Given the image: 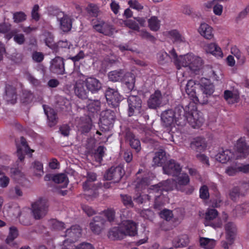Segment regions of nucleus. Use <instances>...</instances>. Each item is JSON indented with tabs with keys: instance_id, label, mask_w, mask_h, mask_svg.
<instances>
[{
	"instance_id": "1",
	"label": "nucleus",
	"mask_w": 249,
	"mask_h": 249,
	"mask_svg": "<svg viewBox=\"0 0 249 249\" xmlns=\"http://www.w3.org/2000/svg\"><path fill=\"white\" fill-rule=\"evenodd\" d=\"M197 113H191L181 105L177 106L174 110L167 109L161 114L162 125L168 127L175 124L183 126L188 123L193 127H200L204 120L201 117H198Z\"/></svg>"
},
{
	"instance_id": "2",
	"label": "nucleus",
	"mask_w": 249,
	"mask_h": 249,
	"mask_svg": "<svg viewBox=\"0 0 249 249\" xmlns=\"http://www.w3.org/2000/svg\"><path fill=\"white\" fill-rule=\"evenodd\" d=\"M179 63L180 67H188L191 72L195 74H199L202 69V59L193 53L180 56Z\"/></svg>"
},
{
	"instance_id": "3",
	"label": "nucleus",
	"mask_w": 249,
	"mask_h": 249,
	"mask_svg": "<svg viewBox=\"0 0 249 249\" xmlns=\"http://www.w3.org/2000/svg\"><path fill=\"white\" fill-rule=\"evenodd\" d=\"M48 205L46 199L40 198L34 202L32 206V212L36 219L44 217L48 212Z\"/></svg>"
},
{
	"instance_id": "4",
	"label": "nucleus",
	"mask_w": 249,
	"mask_h": 249,
	"mask_svg": "<svg viewBox=\"0 0 249 249\" xmlns=\"http://www.w3.org/2000/svg\"><path fill=\"white\" fill-rule=\"evenodd\" d=\"M128 105V113L129 116L138 115L142 111V101L136 95H129L127 99Z\"/></svg>"
},
{
	"instance_id": "5",
	"label": "nucleus",
	"mask_w": 249,
	"mask_h": 249,
	"mask_svg": "<svg viewBox=\"0 0 249 249\" xmlns=\"http://www.w3.org/2000/svg\"><path fill=\"white\" fill-rule=\"evenodd\" d=\"M249 155V146L245 138H241L237 141L233 156L236 159L246 158Z\"/></svg>"
},
{
	"instance_id": "6",
	"label": "nucleus",
	"mask_w": 249,
	"mask_h": 249,
	"mask_svg": "<svg viewBox=\"0 0 249 249\" xmlns=\"http://www.w3.org/2000/svg\"><path fill=\"white\" fill-rule=\"evenodd\" d=\"M97 176L93 172H88L87 180L83 183V187L85 195L96 197L97 196V187L92 183L96 180Z\"/></svg>"
},
{
	"instance_id": "7",
	"label": "nucleus",
	"mask_w": 249,
	"mask_h": 249,
	"mask_svg": "<svg viewBox=\"0 0 249 249\" xmlns=\"http://www.w3.org/2000/svg\"><path fill=\"white\" fill-rule=\"evenodd\" d=\"M54 16L59 22L60 28L62 31L66 32L71 30L72 19L71 16L65 14L61 11H56L54 14Z\"/></svg>"
},
{
	"instance_id": "8",
	"label": "nucleus",
	"mask_w": 249,
	"mask_h": 249,
	"mask_svg": "<svg viewBox=\"0 0 249 249\" xmlns=\"http://www.w3.org/2000/svg\"><path fill=\"white\" fill-rule=\"evenodd\" d=\"M176 188L175 181L173 179H167L154 185L149 189V193H161L163 191L167 192Z\"/></svg>"
},
{
	"instance_id": "9",
	"label": "nucleus",
	"mask_w": 249,
	"mask_h": 249,
	"mask_svg": "<svg viewBox=\"0 0 249 249\" xmlns=\"http://www.w3.org/2000/svg\"><path fill=\"white\" fill-rule=\"evenodd\" d=\"M124 174V170L120 166L111 167L106 173L104 178L107 180H112L114 182H118Z\"/></svg>"
},
{
	"instance_id": "10",
	"label": "nucleus",
	"mask_w": 249,
	"mask_h": 249,
	"mask_svg": "<svg viewBox=\"0 0 249 249\" xmlns=\"http://www.w3.org/2000/svg\"><path fill=\"white\" fill-rule=\"evenodd\" d=\"M165 98L162 96L159 90L156 91L151 95L147 101V105L149 108L156 109L165 103Z\"/></svg>"
},
{
	"instance_id": "11",
	"label": "nucleus",
	"mask_w": 249,
	"mask_h": 249,
	"mask_svg": "<svg viewBox=\"0 0 249 249\" xmlns=\"http://www.w3.org/2000/svg\"><path fill=\"white\" fill-rule=\"evenodd\" d=\"M163 173L172 176H178L181 171L179 164L174 160H169L162 167Z\"/></svg>"
},
{
	"instance_id": "12",
	"label": "nucleus",
	"mask_w": 249,
	"mask_h": 249,
	"mask_svg": "<svg viewBox=\"0 0 249 249\" xmlns=\"http://www.w3.org/2000/svg\"><path fill=\"white\" fill-rule=\"evenodd\" d=\"M81 229L80 227L78 225H73L67 229L63 236L66 237V240H68L70 243L74 244L81 236Z\"/></svg>"
},
{
	"instance_id": "13",
	"label": "nucleus",
	"mask_w": 249,
	"mask_h": 249,
	"mask_svg": "<svg viewBox=\"0 0 249 249\" xmlns=\"http://www.w3.org/2000/svg\"><path fill=\"white\" fill-rule=\"evenodd\" d=\"M202 71L204 75L208 77L213 80L217 81L220 80L221 72L217 66L206 65L204 66Z\"/></svg>"
},
{
	"instance_id": "14",
	"label": "nucleus",
	"mask_w": 249,
	"mask_h": 249,
	"mask_svg": "<svg viewBox=\"0 0 249 249\" xmlns=\"http://www.w3.org/2000/svg\"><path fill=\"white\" fill-rule=\"evenodd\" d=\"M93 27L97 32L107 36H112L114 30L111 25L103 20L98 21Z\"/></svg>"
},
{
	"instance_id": "15",
	"label": "nucleus",
	"mask_w": 249,
	"mask_h": 249,
	"mask_svg": "<svg viewBox=\"0 0 249 249\" xmlns=\"http://www.w3.org/2000/svg\"><path fill=\"white\" fill-rule=\"evenodd\" d=\"M120 227L122 231L124 233V236H134L137 233L136 224L131 220H123Z\"/></svg>"
},
{
	"instance_id": "16",
	"label": "nucleus",
	"mask_w": 249,
	"mask_h": 249,
	"mask_svg": "<svg viewBox=\"0 0 249 249\" xmlns=\"http://www.w3.org/2000/svg\"><path fill=\"white\" fill-rule=\"evenodd\" d=\"M218 212L215 209H208L205 213V225H210L214 228L221 227L222 225L221 220L218 221L215 223L212 222L213 220L218 216Z\"/></svg>"
},
{
	"instance_id": "17",
	"label": "nucleus",
	"mask_w": 249,
	"mask_h": 249,
	"mask_svg": "<svg viewBox=\"0 0 249 249\" xmlns=\"http://www.w3.org/2000/svg\"><path fill=\"white\" fill-rule=\"evenodd\" d=\"M50 70L53 73L57 74H63L65 72L64 62L63 59L59 56L55 57L51 61Z\"/></svg>"
},
{
	"instance_id": "18",
	"label": "nucleus",
	"mask_w": 249,
	"mask_h": 249,
	"mask_svg": "<svg viewBox=\"0 0 249 249\" xmlns=\"http://www.w3.org/2000/svg\"><path fill=\"white\" fill-rule=\"evenodd\" d=\"M84 81L86 87L89 91L92 93H97L102 88V84L100 81L93 77H88Z\"/></svg>"
},
{
	"instance_id": "19",
	"label": "nucleus",
	"mask_w": 249,
	"mask_h": 249,
	"mask_svg": "<svg viewBox=\"0 0 249 249\" xmlns=\"http://www.w3.org/2000/svg\"><path fill=\"white\" fill-rule=\"evenodd\" d=\"M86 83L84 80H77L74 86V91L75 95L80 98L86 99L88 97L89 90L85 88Z\"/></svg>"
},
{
	"instance_id": "20",
	"label": "nucleus",
	"mask_w": 249,
	"mask_h": 249,
	"mask_svg": "<svg viewBox=\"0 0 249 249\" xmlns=\"http://www.w3.org/2000/svg\"><path fill=\"white\" fill-rule=\"evenodd\" d=\"M106 220L101 216H95L89 223L90 229L95 234H99L104 228Z\"/></svg>"
},
{
	"instance_id": "21",
	"label": "nucleus",
	"mask_w": 249,
	"mask_h": 249,
	"mask_svg": "<svg viewBox=\"0 0 249 249\" xmlns=\"http://www.w3.org/2000/svg\"><path fill=\"white\" fill-rule=\"evenodd\" d=\"M107 100L111 104L115 105L122 100V96L118 91L114 89L108 88L105 93Z\"/></svg>"
},
{
	"instance_id": "22",
	"label": "nucleus",
	"mask_w": 249,
	"mask_h": 249,
	"mask_svg": "<svg viewBox=\"0 0 249 249\" xmlns=\"http://www.w3.org/2000/svg\"><path fill=\"white\" fill-rule=\"evenodd\" d=\"M226 231V239L230 244L233 243L235 235L236 234V227L235 225L232 222H228L225 226Z\"/></svg>"
},
{
	"instance_id": "23",
	"label": "nucleus",
	"mask_w": 249,
	"mask_h": 249,
	"mask_svg": "<svg viewBox=\"0 0 249 249\" xmlns=\"http://www.w3.org/2000/svg\"><path fill=\"white\" fill-rule=\"evenodd\" d=\"M31 151L33 152V151L30 149L28 144H27L25 139L23 137H20V145L17 144V155L18 159L20 161H22L24 159V153H27L28 152Z\"/></svg>"
},
{
	"instance_id": "24",
	"label": "nucleus",
	"mask_w": 249,
	"mask_h": 249,
	"mask_svg": "<svg viewBox=\"0 0 249 249\" xmlns=\"http://www.w3.org/2000/svg\"><path fill=\"white\" fill-rule=\"evenodd\" d=\"M126 140L128 141L130 146L134 149L137 152L141 149L140 142L130 131H127L125 133Z\"/></svg>"
},
{
	"instance_id": "25",
	"label": "nucleus",
	"mask_w": 249,
	"mask_h": 249,
	"mask_svg": "<svg viewBox=\"0 0 249 249\" xmlns=\"http://www.w3.org/2000/svg\"><path fill=\"white\" fill-rule=\"evenodd\" d=\"M198 31L201 36L207 39H211L213 37L212 27L205 23L201 24Z\"/></svg>"
},
{
	"instance_id": "26",
	"label": "nucleus",
	"mask_w": 249,
	"mask_h": 249,
	"mask_svg": "<svg viewBox=\"0 0 249 249\" xmlns=\"http://www.w3.org/2000/svg\"><path fill=\"white\" fill-rule=\"evenodd\" d=\"M232 156H233V153L230 150L228 149L224 150L221 148L219 150L215 157L216 160L222 163H225L231 159Z\"/></svg>"
},
{
	"instance_id": "27",
	"label": "nucleus",
	"mask_w": 249,
	"mask_h": 249,
	"mask_svg": "<svg viewBox=\"0 0 249 249\" xmlns=\"http://www.w3.org/2000/svg\"><path fill=\"white\" fill-rule=\"evenodd\" d=\"M204 49L208 53H210L217 57L222 58L223 53L221 48L215 43H211L206 45Z\"/></svg>"
},
{
	"instance_id": "28",
	"label": "nucleus",
	"mask_w": 249,
	"mask_h": 249,
	"mask_svg": "<svg viewBox=\"0 0 249 249\" xmlns=\"http://www.w3.org/2000/svg\"><path fill=\"white\" fill-rule=\"evenodd\" d=\"M176 179L175 180L176 183V189L177 190L181 189V188L188 185L190 182V178L186 173L179 174Z\"/></svg>"
},
{
	"instance_id": "29",
	"label": "nucleus",
	"mask_w": 249,
	"mask_h": 249,
	"mask_svg": "<svg viewBox=\"0 0 249 249\" xmlns=\"http://www.w3.org/2000/svg\"><path fill=\"white\" fill-rule=\"evenodd\" d=\"M169 37L174 43H185L186 40L185 37L177 30L170 31L168 33Z\"/></svg>"
},
{
	"instance_id": "30",
	"label": "nucleus",
	"mask_w": 249,
	"mask_h": 249,
	"mask_svg": "<svg viewBox=\"0 0 249 249\" xmlns=\"http://www.w3.org/2000/svg\"><path fill=\"white\" fill-rule=\"evenodd\" d=\"M189 241L188 236L186 234H183L175 238L173 241V245L176 248H182L186 246Z\"/></svg>"
},
{
	"instance_id": "31",
	"label": "nucleus",
	"mask_w": 249,
	"mask_h": 249,
	"mask_svg": "<svg viewBox=\"0 0 249 249\" xmlns=\"http://www.w3.org/2000/svg\"><path fill=\"white\" fill-rule=\"evenodd\" d=\"M199 85L196 83L195 81L190 80L188 81L186 85L185 90L187 94L188 95L190 99L193 96H195V93L196 92V89H199Z\"/></svg>"
},
{
	"instance_id": "32",
	"label": "nucleus",
	"mask_w": 249,
	"mask_h": 249,
	"mask_svg": "<svg viewBox=\"0 0 249 249\" xmlns=\"http://www.w3.org/2000/svg\"><path fill=\"white\" fill-rule=\"evenodd\" d=\"M190 147L196 152H201L205 148L206 143L203 139L197 138L191 142Z\"/></svg>"
},
{
	"instance_id": "33",
	"label": "nucleus",
	"mask_w": 249,
	"mask_h": 249,
	"mask_svg": "<svg viewBox=\"0 0 249 249\" xmlns=\"http://www.w3.org/2000/svg\"><path fill=\"white\" fill-rule=\"evenodd\" d=\"M43 107L45 113L47 116L48 119L50 122V126H53L56 123V113L55 111L53 109L47 107L45 105H43Z\"/></svg>"
},
{
	"instance_id": "34",
	"label": "nucleus",
	"mask_w": 249,
	"mask_h": 249,
	"mask_svg": "<svg viewBox=\"0 0 249 249\" xmlns=\"http://www.w3.org/2000/svg\"><path fill=\"white\" fill-rule=\"evenodd\" d=\"M5 91L7 101L12 104H14L17 98L16 88L13 86L7 85Z\"/></svg>"
},
{
	"instance_id": "35",
	"label": "nucleus",
	"mask_w": 249,
	"mask_h": 249,
	"mask_svg": "<svg viewBox=\"0 0 249 249\" xmlns=\"http://www.w3.org/2000/svg\"><path fill=\"white\" fill-rule=\"evenodd\" d=\"M166 160L165 152L162 149L160 150L159 151L156 153L153 160L154 165L158 166H162L165 163Z\"/></svg>"
},
{
	"instance_id": "36",
	"label": "nucleus",
	"mask_w": 249,
	"mask_h": 249,
	"mask_svg": "<svg viewBox=\"0 0 249 249\" xmlns=\"http://www.w3.org/2000/svg\"><path fill=\"white\" fill-rule=\"evenodd\" d=\"M124 72L122 70H115L110 71L108 74V79L112 82H118L122 80L125 76Z\"/></svg>"
},
{
	"instance_id": "37",
	"label": "nucleus",
	"mask_w": 249,
	"mask_h": 249,
	"mask_svg": "<svg viewBox=\"0 0 249 249\" xmlns=\"http://www.w3.org/2000/svg\"><path fill=\"white\" fill-rule=\"evenodd\" d=\"M108 237L113 240H120L124 237V233L122 231L120 226L119 227H114L109 231Z\"/></svg>"
},
{
	"instance_id": "38",
	"label": "nucleus",
	"mask_w": 249,
	"mask_h": 249,
	"mask_svg": "<svg viewBox=\"0 0 249 249\" xmlns=\"http://www.w3.org/2000/svg\"><path fill=\"white\" fill-rule=\"evenodd\" d=\"M200 89H198L197 92L195 93V96H193L191 99L195 104H206L208 101V97L207 95L200 91Z\"/></svg>"
},
{
	"instance_id": "39",
	"label": "nucleus",
	"mask_w": 249,
	"mask_h": 249,
	"mask_svg": "<svg viewBox=\"0 0 249 249\" xmlns=\"http://www.w3.org/2000/svg\"><path fill=\"white\" fill-rule=\"evenodd\" d=\"M115 119L114 112L111 110H107L104 113L101 119V122L105 125L112 124Z\"/></svg>"
},
{
	"instance_id": "40",
	"label": "nucleus",
	"mask_w": 249,
	"mask_h": 249,
	"mask_svg": "<svg viewBox=\"0 0 249 249\" xmlns=\"http://www.w3.org/2000/svg\"><path fill=\"white\" fill-rule=\"evenodd\" d=\"M155 195V200L154 204V208L160 209L161 207L163 206L166 202H167V198L164 196L161 195V193H154Z\"/></svg>"
},
{
	"instance_id": "41",
	"label": "nucleus",
	"mask_w": 249,
	"mask_h": 249,
	"mask_svg": "<svg viewBox=\"0 0 249 249\" xmlns=\"http://www.w3.org/2000/svg\"><path fill=\"white\" fill-rule=\"evenodd\" d=\"M199 242L200 246L205 249H212L215 245V241L213 239L201 237Z\"/></svg>"
},
{
	"instance_id": "42",
	"label": "nucleus",
	"mask_w": 249,
	"mask_h": 249,
	"mask_svg": "<svg viewBox=\"0 0 249 249\" xmlns=\"http://www.w3.org/2000/svg\"><path fill=\"white\" fill-rule=\"evenodd\" d=\"M53 181L56 183H62V187L67 186L68 183V179L66 174H60L53 176L52 177Z\"/></svg>"
},
{
	"instance_id": "43",
	"label": "nucleus",
	"mask_w": 249,
	"mask_h": 249,
	"mask_svg": "<svg viewBox=\"0 0 249 249\" xmlns=\"http://www.w3.org/2000/svg\"><path fill=\"white\" fill-rule=\"evenodd\" d=\"M199 87L201 88L200 91L202 92L208 96H211L214 91V86L210 83L202 82Z\"/></svg>"
},
{
	"instance_id": "44",
	"label": "nucleus",
	"mask_w": 249,
	"mask_h": 249,
	"mask_svg": "<svg viewBox=\"0 0 249 249\" xmlns=\"http://www.w3.org/2000/svg\"><path fill=\"white\" fill-rule=\"evenodd\" d=\"M87 108L91 112H94L100 110V102L98 100H89L87 103Z\"/></svg>"
},
{
	"instance_id": "45",
	"label": "nucleus",
	"mask_w": 249,
	"mask_h": 249,
	"mask_svg": "<svg viewBox=\"0 0 249 249\" xmlns=\"http://www.w3.org/2000/svg\"><path fill=\"white\" fill-rule=\"evenodd\" d=\"M148 26L152 31H157L160 29V21L157 17L153 16L151 17L148 19Z\"/></svg>"
},
{
	"instance_id": "46",
	"label": "nucleus",
	"mask_w": 249,
	"mask_h": 249,
	"mask_svg": "<svg viewBox=\"0 0 249 249\" xmlns=\"http://www.w3.org/2000/svg\"><path fill=\"white\" fill-rule=\"evenodd\" d=\"M18 235V231L15 226H12L9 228V232L7 237L5 240L7 244H9L16 239Z\"/></svg>"
},
{
	"instance_id": "47",
	"label": "nucleus",
	"mask_w": 249,
	"mask_h": 249,
	"mask_svg": "<svg viewBox=\"0 0 249 249\" xmlns=\"http://www.w3.org/2000/svg\"><path fill=\"white\" fill-rule=\"evenodd\" d=\"M32 168L35 176L40 177L43 175V165L40 162L35 161L32 164Z\"/></svg>"
},
{
	"instance_id": "48",
	"label": "nucleus",
	"mask_w": 249,
	"mask_h": 249,
	"mask_svg": "<svg viewBox=\"0 0 249 249\" xmlns=\"http://www.w3.org/2000/svg\"><path fill=\"white\" fill-rule=\"evenodd\" d=\"M8 195L11 198H16L22 196L23 192L19 187L16 186L9 190Z\"/></svg>"
},
{
	"instance_id": "49",
	"label": "nucleus",
	"mask_w": 249,
	"mask_h": 249,
	"mask_svg": "<svg viewBox=\"0 0 249 249\" xmlns=\"http://www.w3.org/2000/svg\"><path fill=\"white\" fill-rule=\"evenodd\" d=\"M239 169V163H234L227 168L225 173L229 176H233L240 172Z\"/></svg>"
},
{
	"instance_id": "50",
	"label": "nucleus",
	"mask_w": 249,
	"mask_h": 249,
	"mask_svg": "<svg viewBox=\"0 0 249 249\" xmlns=\"http://www.w3.org/2000/svg\"><path fill=\"white\" fill-rule=\"evenodd\" d=\"M224 98L229 103L233 104L237 102L238 97L236 94H233L231 91L227 90L224 91Z\"/></svg>"
},
{
	"instance_id": "51",
	"label": "nucleus",
	"mask_w": 249,
	"mask_h": 249,
	"mask_svg": "<svg viewBox=\"0 0 249 249\" xmlns=\"http://www.w3.org/2000/svg\"><path fill=\"white\" fill-rule=\"evenodd\" d=\"M26 18L27 16L23 12L19 11L13 13V19L15 23L22 22L25 21Z\"/></svg>"
},
{
	"instance_id": "52",
	"label": "nucleus",
	"mask_w": 249,
	"mask_h": 249,
	"mask_svg": "<svg viewBox=\"0 0 249 249\" xmlns=\"http://www.w3.org/2000/svg\"><path fill=\"white\" fill-rule=\"evenodd\" d=\"M87 11L90 16L96 17L98 16L99 8L96 4L90 3L87 7Z\"/></svg>"
},
{
	"instance_id": "53",
	"label": "nucleus",
	"mask_w": 249,
	"mask_h": 249,
	"mask_svg": "<svg viewBox=\"0 0 249 249\" xmlns=\"http://www.w3.org/2000/svg\"><path fill=\"white\" fill-rule=\"evenodd\" d=\"M126 76L128 77V79L125 82V85L127 88L128 91L132 90L134 88L135 76L133 74L128 73Z\"/></svg>"
},
{
	"instance_id": "54",
	"label": "nucleus",
	"mask_w": 249,
	"mask_h": 249,
	"mask_svg": "<svg viewBox=\"0 0 249 249\" xmlns=\"http://www.w3.org/2000/svg\"><path fill=\"white\" fill-rule=\"evenodd\" d=\"M106 150V148L103 146H99L97 148L94 155L95 158L97 161L101 162L102 160V158L104 156Z\"/></svg>"
},
{
	"instance_id": "55",
	"label": "nucleus",
	"mask_w": 249,
	"mask_h": 249,
	"mask_svg": "<svg viewBox=\"0 0 249 249\" xmlns=\"http://www.w3.org/2000/svg\"><path fill=\"white\" fill-rule=\"evenodd\" d=\"M231 53L237 59L240 60L241 63H244L245 60V57L236 46L232 47L231 48Z\"/></svg>"
},
{
	"instance_id": "56",
	"label": "nucleus",
	"mask_w": 249,
	"mask_h": 249,
	"mask_svg": "<svg viewBox=\"0 0 249 249\" xmlns=\"http://www.w3.org/2000/svg\"><path fill=\"white\" fill-rule=\"evenodd\" d=\"M71 46V44L67 40L59 41L57 43V51L60 52L62 51L63 49H64V51L65 50H69Z\"/></svg>"
},
{
	"instance_id": "57",
	"label": "nucleus",
	"mask_w": 249,
	"mask_h": 249,
	"mask_svg": "<svg viewBox=\"0 0 249 249\" xmlns=\"http://www.w3.org/2000/svg\"><path fill=\"white\" fill-rule=\"evenodd\" d=\"M44 36L46 45L50 48H53L54 44L53 36L50 32L45 33Z\"/></svg>"
},
{
	"instance_id": "58",
	"label": "nucleus",
	"mask_w": 249,
	"mask_h": 249,
	"mask_svg": "<svg viewBox=\"0 0 249 249\" xmlns=\"http://www.w3.org/2000/svg\"><path fill=\"white\" fill-rule=\"evenodd\" d=\"M121 197L124 205L128 207H133V203L132 200V198L130 196L127 195H121Z\"/></svg>"
},
{
	"instance_id": "59",
	"label": "nucleus",
	"mask_w": 249,
	"mask_h": 249,
	"mask_svg": "<svg viewBox=\"0 0 249 249\" xmlns=\"http://www.w3.org/2000/svg\"><path fill=\"white\" fill-rule=\"evenodd\" d=\"M140 214L141 216L144 219L149 220H152L154 216V213L153 211L148 209L142 211L140 213Z\"/></svg>"
},
{
	"instance_id": "60",
	"label": "nucleus",
	"mask_w": 249,
	"mask_h": 249,
	"mask_svg": "<svg viewBox=\"0 0 249 249\" xmlns=\"http://www.w3.org/2000/svg\"><path fill=\"white\" fill-rule=\"evenodd\" d=\"M130 7L137 11L142 10L143 6L136 0H130L128 1Z\"/></svg>"
},
{
	"instance_id": "61",
	"label": "nucleus",
	"mask_w": 249,
	"mask_h": 249,
	"mask_svg": "<svg viewBox=\"0 0 249 249\" xmlns=\"http://www.w3.org/2000/svg\"><path fill=\"white\" fill-rule=\"evenodd\" d=\"M123 22L125 26L128 27L130 29L136 31H138L139 30L138 24L134 20H124Z\"/></svg>"
},
{
	"instance_id": "62",
	"label": "nucleus",
	"mask_w": 249,
	"mask_h": 249,
	"mask_svg": "<svg viewBox=\"0 0 249 249\" xmlns=\"http://www.w3.org/2000/svg\"><path fill=\"white\" fill-rule=\"evenodd\" d=\"M240 191L238 187L233 188L230 192L229 196L233 201H236L239 197Z\"/></svg>"
},
{
	"instance_id": "63",
	"label": "nucleus",
	"mask_w": 249,
	"mask_h": 249,
	"mask_svg": "<svg viewBox=\"0 0 249 249\" xmlns=\"http://www.w3.org/2000/svg\"><path fill=\"white\" fill-rule=\"evenodd\" d=\"M160 217L166 221H169L173 217L172 211L169 210H163L160 213Z\"/></svg>"
},
{
	"instance_id": "64",
	"label": "nucleus",
	"mask_w": 249,
	"mask_h": 249,
	"mask_svg": "<svg viewBox=\"0 0 249 249\" xmlns=\"http://www.w3.org/2000/svg\"><path fill=\"white\" fill-rule=\"evenodd\" d=\"M75 248L74 244L70 243L68 240H65L63 244L60 245L58 249H75Z\"/></svg>"
}]
</instances>
